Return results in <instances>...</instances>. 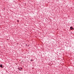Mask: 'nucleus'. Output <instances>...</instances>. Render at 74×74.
Listing matches in <instances>:
<instances>
[{
	"mask_svg": "<svg viewBox=\"0 0 74 74\" xmlns=\"http://www.w3.org/2000/svg\"><path fill=\"white\" fill-rule=\"evenodd\" d=\"M30 61L31 62H32V61H33V60H31Z\"/></svg>",
	"mask_w": 74,
	"mask_h": 74,
	"instance_id": "obj_4",
	"label": "nucleus"
},
{
	"mask_svg": "<svg viewBox=\"0 0 74 74\" xmlns=\"http://www.w3.org/2000/svg\"><path fill=\"white\" fill-rule=\"evenodd\" d=\"M72 27H70V28H71L70 29V30H73V29H74V28H72Z\"/></svg>",
	"mask_w": 74,
	"mask_h": 74,
	"instance_id": "obj_2",
	"label": "nucleus"
},
{
	"mask_svg": "<svg viewBox=\"0 0 74 74\" xmlns=\"http://www.w3.org/2000/svg\"><path fill=\"white\" fill-rule=\"evenodd\" d=\"M3 64H1V65H0V67H1V68H3V66H2Z\"/></svg>",
	"mask_w": 74,
	"mask_h": 74,
	"instance_id": "obj_1",
	"label": "nucleus"
},
{
	"mask_svg": "<svg viewBox=\"0 0 74 74\" xmlns=\"http://www.w3.org/2000/svg\"><path fill=\"white\" fill-rule=\"evenodd\" d=\"M26 46H27V45L26 44Z\"/></svg>",
	"mask_w": 74,
	"mask_h": 74,
	"instance_id": "obj_7",
	"label": "nucleus"
},
{
	"mask_svg": "<svg viewBox=\"0 0 74 74\" xmlns=\"http://www.w3.org/2000/svg\"><path fill=\"white\" fill-rule=\"evenodd\" d=\"M18 69L20 71H21V69H20V68H18Z\"/></svg>",
	"mask_w": 74,
	"mask_h": 74,
	"instance_id": "obj_3",
	"label": "nucleus"
},
{
	"mask_svg": "<svg viewBox=\"0 0 74 74\" xmlns=\"http://www.w3.org/2000/svg\"><path fill=\"white\" fill-rule=\"evenodd\" d=\"M22 69H23L22 68H21V70H22Z\"/></svg>",
	"mask_w": 74,
	"mask_h": 74,
	"instance_id": "obj_5",
	"label": "nucleus"
},
{
	"mask_svg": "<svg viewBox=\"0 0 74 74\" xmlns=\"http://www.w3.org/2000/svg\"><path fill=\"white\" fill-rule=\"evenodd\" d=\"M4 10H5V8H4Z\"/></svg>",
	"mask_w": 74,
	"mask_h": 74,
	"instance_id": "obj_6",
	"label": "nucleus"
}]
</instances>
